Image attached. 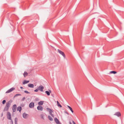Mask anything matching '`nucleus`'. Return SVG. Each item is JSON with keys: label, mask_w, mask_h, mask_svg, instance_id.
Returning <instances> with one entry per match:
<instances>
[{"label": "nucleus", "mask_w": 124, "mask_h": 124, "mask_svg": "<svg viewBox=\"0 0 124 124\" xmlns=\"http://www.w3.org/2000/svg\"><path fill=\"white\" fill-rule=\"evenodd\" d=\"M12 102V101L10 100L9 101L6 103V106L4 108L3 111H8L9 108L10 107L11 103Z\"/></svg>", "instance_id": "obj_1"}, {"label": "nucleus", "mask_w": 124, "mask_h": 124, "mask_svg": "<svg viewBox=\"0 0 124 124\" xmlns=\"http://www.w3.org/2000/svg\"><path fill=\"white\" fill-rule=\"evenodd\" d=\"M7 117L8 119L11 120V115L10 113L9 112H7Z\"/></svg>", "instance_id": "obj_2"}, {"label": "nucleus", "mask_w": 124, "mask_h": 124, "mask_svg": "<svg viewBox=\"0 0 124 124\" xmlns=\"http://www.w3.org/2000/svg\"><path fill=\"white\" fill-rule=\"evenodd\" d=\"M57 51L58 52L61 54L62 55L64 58L65 57V55L63 52L59 49L57 50Z\"/></svg>", "instance_id": "obj_3"}, {"label": "nucleus", "mask_w": 124, "mask_h": 124, "mask_svg": "<svg viewBox=\"0 0 124 124\" xmlns=\"http://www.w3.org/2000/svg\"><path fill=\"white\" fill-rule=\"evenodd\" d=\"M39 90H40L41 92H43V90L44 88V87L42 85L39 86L38 88Z\"/></svg>", "instance_id": "obj_4"}, {"label": "nucleus", "mask_w": 124, "mask_h": 124, "mask_svg": "<svg viewBox=\"0 0 124 124\" xmlns=\"http://www.w3.org/2000/svg\"><path fill=\"white\" fill-rule=\"evenodd\" d=\"M15 88L14 87H12L10 89L8 90L6 92V93H8L11 92L12 91L15 90Z\"/></svg>", "instance_id": "obj_5"}, {"label": "nucleus", "mask_w": 124, "mask_h": 124, "mask_svg": "<svg viewBox=\"0 0 124 124\" xmlns=\"http://www.w3.org/2000/svg\"><path fill=\"white\" fill-rule=\"evenodd\" d=\"M16 104H14L13 105L12 108L13 112H15L16 111Z\"/></svg>", "instance_id": "obj_6"}, {"label": "nucleus", "mask_w": 124, "mask_h": 124, "mask_svg": "<svg viewBox=\"0 0 124 124\" xmlns=\"http://www.w3.org/2000/svg\"><path fill=\"white\" fill-rule=\"evenodd\" d=\"M28 116V114H26L25 113H24L23 114V117L24 118L26 119L27 118Z\"/></svg>", "instance_id": "obj_7"}, {"label": "nucleus", "mask_w": 124, "mask_h": 124, "mask_svg": "<svg viewBox=\"0 0 124 124\" xmlns=\"http://www.w3.org/2000/svg\"><path fill=\"white\" fill-rule=\"evenodd\" d=\"M37 109L38 110L42 111L43 110V107L40 106H38L37 107Z\"/></svg>", "instance_id": "obj_8"}, {"label": "nucleus", "mask_w": 124, "mask_h": 124, "mask_svg": "<svg viewBox=\"0 0 124 124\" xmlns=\"http://www.w3.org/2000/svg\"><path fill=\"white\" fill-rule=\"evenodd\" d=\"M54 121L57 124H61V123L59 122L58 120L56 117L54 118Z\"/></svg>", "instance_id": "obj_9"}, {"label": "nucleus", "mask_w": 124, "mask_h": 124, "mask_svg": "<svg viewBox=\"0 0 124 124\" xmlns=\"http://www.w3.org/2000/svg\"><path fill=\"white\" fill-rule=\"evenodd\" d=\"M34 106V103L33 102H31L29 105V107L30 108H32Z\"/></svg>", "instance_id": "obj_10"}, {"label": "nucleus", "mask_w": 124, "mask_h": 124, "mask_svg": "<svg viewBox=\"0 0 124 124\" xmlns=\"http://www.w3.org/2000/svg\"><path fill=\"white\" fill-rule=\"evenodd\" d=\"M114 115L117 116L118 117H119L121 116V114L119 112L116 113Z\"/></svg>", "instance_id": "obj_11"}, {"label": "nucleus", "mask_w": 124, "mask_h": 124, "mask_svg": "<svg viewBox=\"0 0 124 124\" xmlns=\"http://www.w3.org/2000/svg\"><path fill=\"white\" fill-rule=\"evenodd\" d=\"M28 86L31 88H33L34 87V85L33 84H29L28 85Z\"/></svg>", "instance_id": "obj_12"}, {"label": "nucleus", "mask_w": 124, "mask_h": 124, "mask_svg": "<svg viewBox=\"0 0 124 124\" xmlns=\"http://www.w3.org/2000/svg\"><path fill=\"white\" fill-rule=\"evenodd\" d=\"M47 111L49 112L50 113H52L53 112V111L52 110H51L50 108H47Z\"/></svg>", "instance_id": "obj_13"}, {"label": "nucleus", "mask_w": 124, "mask_h": 124, "mask_svg": "<svg viewBox=\"0 0 124 124\" xmlns=\"http://www.w3.org/2000/svg\"><path fill=\"white\" fill-rule=\"evenodd\" d=\"M22 110V108L21 106H19L17 107V110L19 111L20 112Z\"/></svg>", "instance_id": "obj_14"}, {"label": "nucleus", "mask_w": 124, "mask_h": 124, "mask_svg": "<svg viewBox=\"0 0 124 124\" xmlns=\"http://www.w3.org/2000/svg\"><path fill=\"white\" fill-rule=\"evenodd\" d=\"M29 82V81H26L25 80H24V81L23 82V84H27Z\"/></svg>", "instance_id": "obj_15"}, {"label": "nucleus", "mask_w": 124, "mask_h": 124, "mask_svg": "<svg viewBox=\"0 0 124 124\" xmlns=\"http://www.w3.org/2000/svg\"><path fill=\"white\" fill-rule=\"evenodd\" d=\"M28 73L26 72L25 71L24 72V73L23 74V75L24 76V77H26L28 75Z\"/></svg>", "instance_id": "obj_16"}, {"label": "nucleus", "mask_w": 124, "mask_h": 124, "mask_svg": "<svg viewBox=\"0 0 124 124\" xmlns=\"http://www.w3.org/2000/svg\"><path fill=\"white\" fill-rule=\"evenodd\" d=\"M43 103H44L43 101H41L39 102L38 104L39 105H42L43 104Z\"/></svg>", "instance_id": "obj_17"}, {"label": "nucleus", "mask_w": 124, "mask_h": 124, "mask_svg": "<svg viewBox=\"0 0 124 124\" xmlns=\"http://www.w3.org/2000/svg\"><path fill=\"white\" fill-rule=\"evenodd\" d=\"M57 106L58 107H59L60 108L62 107V106L60 104L59 102L58 101H57Z\"/></svg>", "instance_id": "obj_18"}, {"label": "nucleus", "mask_w": 124, "mask_h": 124, "mask_svg": "<svg viewBox=\"0 0 124 124\" xmlns=\"http://www.w3.org/2000/svg\"><path fill=\"white\" fill-rule=\"evenodd\" d=\"M67 106L70 109V110H71V112H72V113H73V110H72V108L70 107V106H68V105Z\"/></svg>", "instance_id": "obj_19"}, {"label": "nucleus", "mask_w": 124, "mask_h": 124, "mask_svg": "<svg viewBox=\"0 0 124 124\" xmlns=\"http://www.w3.org/2000/svg\"><path fill=\"white\" fill-rule=\"evenodd\" d=\"M17 118H16L15 119V124H17Z\"/></svg>", "instance_id": "obj_20"}, {"label": "nucleus", "mask_w": 124, "mask_h": 124, "mask_svg": "<svg viewBox=\"0 0 124 124\" xmlns=\"http://www.w3.org/2000/svg\"><path fill=\"white\" fill-rule=\"evenodd\" d=\"M48 118L51 121H52L53 120V119L50 116H48Z\"/></svg>", "instance_id": "obj_21"}, {"label": "nucleus", "mask_w": 124, "mask_h": 124, "mask_svg": "<svg viewBox=\"0 0 124 124\" xmlns=\"http://www.w3.org/2000/svg\"><path fill=\"white\" fill-rule=\"evenodd\" d=\"M45 93L48 96L49 95H50V93H49V92L48 91H46Z\"/></svg>", "instance_id": "obj_22"}, {"label": "nucleus", "mask_w": 124, "mask_h": 124, "mask_svg": "<svg viewBox=\"0 0 124 124\" xmlns=\"http://www.w3.org/2000/svg\"><path fill=\"white\" fill-rule=\"evenodd\" d=\"M111 73H113L114 74H115L116 73V72L115 71H112L110 72Z\"/></svg>", "instance_id": "obj_23"}, {"label": "nucleus", "mask_w": 124, "mask_h": 124, "mask_svg": "<svg viewBox=\"0 0 124 124\" xmlns=\"http://www.w3.org/2000/svg\"><path fill=\"white\" fill-rule=\"evenodd\" d=\"M6 101L5 100H3L2 102V103L3 104H5V103H6Z\"/></svg>", "instance_id": "obj_24"}, {"label": "nucleus", "mask_w": 124, "mask_h": 124, "mask_svg": "<svg viewBox=\"0 0 124 124\" xmlns=\"http://www.w3.org/2000/svg\"><path fill=\"white\" fill-rule=\"evenodd\" d=\"M21 94L18 93V94H16L15 95V96H21Z\"/></svg>", "instance_id": "obj_25"}, {"label": "nucleus", "mask_w": 124, "mask_h": 124, "mask_svg": "<svg viewBox=\"0 0 124 124\" xmlns=\"http://www.w3.org/2000/svg\"><path fill=\"white\" fill-rule=\"evenodd\" d=\"M24 92L26 93H30V92H29L27 91H26V90L24 91Z\"/></svg>", "instance_id": "obj_26"}, {"label": "nucleus", "mask_w": 124, "mask_h": 124, "mask_svg": "<svg viewBox=\"0 0 124 124\" xmlns=\"http://www.w3.org/2000/svg\"><path fill=\"white\" fill-rule=\"evenodd\" d=\"M64 112L65 113H66V114H67V115H69V113H68L67 111H64Z\"/></svg>", "instance_id": "obj_27"}, {"label": "nucleus", "mask_w": 124, "mask_h": 124, "mask_svg": "<svg viewBox=\"0 0 124 124\" xmlns=\"http://www.w3.org/2000/svg\"><path fill=\"white\" fill-rule=\"evenodd\" d=\"M25 99V97H24L22 99V101H24V100Z\"/></svg>", "instance_id": "obj_28"}, {"label": "nucleus", "mask_w": 124, "mask_h": 124, "mask_svg": "<svg viewBox=\"0 0 124 124\" xmlns=\"http://www.w3.org/2000/svg\"><path fill=\"white\" fill-rule=\"evenodd\" d=\"M38 88H37V89H36L34 90V91L35 92H37L38 90Z\"/></svg>", "instance_id": "obj_29"}, {"label": "nucleus", "mask_w": 124, "mask_h": 124, "mask_svg": "<svg viewBox=\"0 0 124 124\" xmlns=\"http://www.w3.org/2000/svg\"><path fill=\"white\" fill-rule=\"evenodd\" d=\"M50 114L52 117H54V115L53 114H52V113H50Z\"/></svg>", "instance_id": "obj_30"}, {"label": "nucleus", "mask_w": 124, "mask_h": 124, "mask_svg": "<svg viewBox=\"0 0 124 124\" xmlns=\"http://www.w3.org/2000/svg\"><path fill=\"white\" fill-rule=\"evenodd\" d=\"M11 120V124H13V121L11 119V120Z\"/></svg>", "instance_id": "obj_31"}, {"label": "nucleus", "mask_w": 124, "mask_h": 124, "mask_svg": "<svg viewBox=\"0 0 124 124\" xmlns=\"http://www.w3.org/2000/svg\"><path fill=\"white\" fill-rule=\"evenodd\" d=\"M72 123L73 124H76L75 122L73 121H72Z\"/></svg>", "instance_id": "obj_32"}, {"label": "nucleus", "mask_w": 124, "mask_h": 124, "mask_svg": "<svg viewBox=\"0 0 124 124\" xmlns=\"http://www.w3.org/2000/svg\"><path fill=\"white\" fill-rule=\"evenodd\" d=\"M49 93H51V90H49Z\"/></svg>", "instance_id": "obj_33"}, {"label": "nucleus", "mask_w": 124, "mask_h": 124, "mask_svg": "<svg viewBox=\"0 0 124 124\" xmlns=\"http://www.w3.org/2000/svg\"><path fill=\"white\" fill-rule=\"evenodd\" d=\"M3 116V113H2L1 115V116L2 117Z\"/></svg>", "instance_id": "obj_34"}, {"label": "nucleus", "mask_w": 124, "mask_h": 124, "mask_svg": "<svg viewBox=\"0 0 124 124\" xmlns=\"http://www.w3.org/2000/svg\"><path fill=\"white\" fill-rule=\"evenodd\" d=\"M20 88L21 89H22L23 88L22 87H21Z\"/></svg>", "instance_id": "obj_35"}, {"label": "nucleus", "mask_w": 124, "mask_h": 124, "mask_svg": "<svg viewBox=\"0 0 124 124\" xmlns=\"http://www.w3.org/2000/svg\"><path fill=\"white\" fill-rule=\"evenodd\" d=\"M70 124H72L71 122H70Z\"/></svg>", "instance_id": "obj_36"}, {"label": "nucleus", "mask_w": 124, "mask_h": 124, "mask_svg": "<svg viewBox=\"0 0 124 124\" xmlns=\"http://www.w3.org/2000/svg\"><path fill=\"white\" fill-rule=\"evenodd\" d=\"M42 117L43 118V119H44L43 116Z\"/></svg>", "instance_id": "obj_37"}]
</instances>
